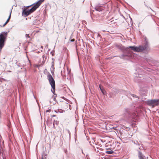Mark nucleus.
<instances>
[{
	"mask_svg": "<svg viewBox=\"0 0 159 159\" xmlns=\"http://www.w3.org/2000/svg\"><path fill=\"white\" fill-rule=\"evenodd\" d=\"M51 53L52 54V56H53L54 55V53H52V52H51Z\"/></svg>",
	"mask_w": 159,
	"mask_h": 159,
	"instance_id": "obj_27",
	"label": "nucleus"
},
{
	"mask_svg": "<svg viewBox=\"0 0 159 159\" xmlns=\"http://www.w3.org/2000/svg\"><path fill=\"white\" fill-rule=\"evenodd\" d=\"M50 111H51V110H47L46 111V112H50Z\"/></svg>",
	"mask_w": 159,
	"mask_h": 159,
	"instance_id": "obj_25",
	"label": "nucleus"
},
{
	"mask_svg": "<svg viewBox=\"0 0 159 159\" xmlns=\"http://www.w3.org/2000/svg\"><path fill=\"white\" fill-rule=\"evenodd\" d=\"M7 32H3L0 34V50L4 46V42L7 37Z\"/></svg>",
	"mask_w": 159,
	"mask_h": 159,
	"instance_id": "obj_4",
	"label": "nucleus"
},
{
	"mask_svg": "<svg viewBox=\"0 0 159 159\" xmlns=\"http://www.w3.org/2000/svg\"><path fill=\"white\" fill-rule=\"evenodd\" d=\"M66 130H67L68 133L69 134V135H70V131L68 129H67Z\"/></svg>",
	"mask_w": 159,
	"mask_h": 159,
	"instance_id": "obj_23",
	"label": "nucleus"
},
{
	"mask_svg": "<svg viewBox=\"0 0 159 159\" xmlns=\"http://www.w3.org/2000/svg\"><path fill=\"white\" fill-rule=\"evenodd\" d=\"M52 99H53V100L55 101V103H53V104H55L56 101V98L55 97H53V96H52Z\"/></svg>",
	"mask_w": 159,
	"mask_h": 159,
	"instance_id": "obj_17",
	"label": "nucleus"
},
{
	"mask_svg": "<svg viewBox=\"0 0 159 159\" xmlns=\"http://www.w3.org/2000/svg\"><path fill=\"white\" fill-rule=\"evenodd\" d=\"M105 3H106V2H105V3H104V4H105Z\"/></svg>",
	"mask_w": 159,
	"mask_h": 159,
	"instance_id": "obj_31",
	"label": "nucleus"
},
{
	"mask_svg": "<svg viewBox=\"0 0 159 159\" xmlns=\"http://www.w3.org/2000/svg\"><path fill=\"white\" fill-rule=\"evenodd\" d=\"M116 127H112V128H111V129H115V130H116Z\"/></svg>",
	"mask_w": 159,
	"mask_h": 159,
	"instance_id": "obj_26",
	"label": "nucleus"
},
{
	"mask_svg": "<svg viewBox=\"0 0 159 159\" xmlns=\"http://www.w3.org/2000/svg\"><path fill=\"white\" fill-rule=\"evenodd\" d=\"M3 159H4V158L3 157Z\"/></svg>",
	"mask_w": 159,
	"mask_h": 159,
	"instance_id": "obj_36",
	"label": "nucleus"
},
{
	"mask_svg": "<svg viewBox=\"0 0 159 159\" xmlns=\"http://www.w3.org/2000/svg\"><path fill=\"white\" fill-rule=\"evenodd\" d=\"M11 11L10 12V15L9 16V17L8 19H7V21H6V22L3 25V26H4L7 24V23L9 22V21L10 19V18H11Z\"/></svg>",
	"mask_w": 159,
	"mask_h": 159,
	"instance_id": "obj_11",
	"label": "nucleus"
},
{
	"mask_svg": "<svg viewBox=\"0 0 159 159\" xmlns=\"http://www.w3.org/2000/svg\"><path fill=\"white\" fill-rule=\"evenodd\" d=\"M50 102H51V100H50Z\"/></svg>",
	"mask_w": 159,
	"mask_h": 159,
	"instance_id": "obj_32",
	"label": "nucleus"
},
{
	"mask_svg": "<svg viewBox=\"0 0 159 159\" xmlns=\"http://www.w3.org/2000/svg\"><path fill=\"white\" fill-rule=\"evenodd\" d=\"M138 157L139 159H145L146 158H148V157H146L142 153V152L139 151H138Z\"/></svg>",
	"mask_w": 159,
	"mask_h": 159,
	"instance_id": "obj_7",
	"label": "nucleus"
},
{
	"mask_svg": "<svg viewBox=\"0 0 159 159\" xmlns=\"http://www.w3.org/2000/svg\"><path fill=\"white\" fill-rule=\"evenodd\" d=\"M130 48L131 50L137 52H141L144 51L145 52H148L150 50L148 43L146 42L144 46L139 45L138 47L130 46L127 48L126 49Z\"/></svg>",
	"mask_w": 159,
	"mask_h": 159,
	"instance_id": "obj_1",
	"label": "nucleus"
},
{
	"mask_svg": "<svg viewBox=\"0 0 159 159\" xmlns=\"http://www.w3.org/2000/svg\"><path fill=\"white\" fill-rule=\"evenodd\" d=\"M138 70L139 71V73L138 74H136V73H135V74H136V76H135V77L134 78V80L136 82H138V80H137V78L138 77L139 78L141 77V74H143V73L142 70L140 69L139 68H138L137 69V71Z\"/></svg>",
	"mask_w": 159,
	"mask_h": 159,
	"instance_id": "obj_6",
	"label": "nucleus"
},
{
	"mask_svg": "<svg viewBox=\"0 0 159 159\" xmlns=\"http://www.w3.org/2000/svg\"><path fill=\"white\" fill-rule=\"evenodd\" d=\"M30 6H31V5L29 6V7H30Z\"/></svg>",
	"mask_w": 159,
	"mask_h": 159,
	"instance_id": "obj_34",
	"label": "nucleus"
},
{
	"mask_svg": "<svg viewBox=\"0 0 159 159\" xmlns=\"http://www.w3.org/2000/svg\"><path fill=\"white\" fill-rule=\"evenodd\" d=\"M1 153V152L0 151V154Z\"/></svg>",
	"mask_w": 159,
	"mask_h": 159,
	"instance_id": "obj_35",
	"label": "nucleus"
},
{
	"mask_svg": "<svg viewBox=\"0 0 159 159\" xmlns=\"http://www.w3.org/2000/svg\"><path fill=\"white\" fill-rule=\"evenodd\" d=\"M53 67H54V62H53H53H52V66L51 67H52V68H53Z\"/></svg>",
	"mask_w": 159,
	"mask_h": 159,
	"instance_id": "obj_24",
	"label": "nucleus"
},
{
	"mask_svg": "<svg viewBox=\"0 0 159 159\" xmlns=\"http://www.w3.org/2000/svg\"><path fill=\"white\" fill-rule=\"evenodd\" d=\"M131 95L133 97H135V98H138V99L139 98L138 97V96H137L136 95H134V94H131Z\"/></svg>",
	"mask_w": 159,
	"mask_h": 159,
	"instance_id": "obj_18",
	"label": "nucleus"
},
{
	"mask_svg": "<svg viewBox=\"0 0 159 159\" xmlns=\"http://www.w3.org/2000/svg\"><path fill=\"white\" fill-rule=\"evenodd\" d=\"M74 41H75L74 39H72V40H71V42H74Z\"/></svg>",
	"mask_w": 159,
	"mask_h": 159,
	"instance_id": "obj_28",
	"label": "nucleus"
},
{
	"mask_svg": "<svg viewBox=\"0 0 159 159\" xmlns=\"http://www.w3.org/2000/svg\"><path fill=\"white\" fill-rule=\"evenodd\" d=\"M113 152V151L112 150L107 151L105 152L106 154H112Z\"/></svg>",
	"mask_w": 159,
	"mask_h": 159,
	"instance_id": "obj_15",
	"label": "nucleus"
},
{
	"mask_svg": "<svg viewBox=\"0 0 159 159\" xmlns=\"http://www.w3.org/2000/svg\"><path fill=\"white\" fill-rule=\"evenodd\" d=\"M44 55H43V58H44Z\"/></svg>",
	"mask_w": 159,
	"mask_h": 159,
	"instance_id": "obj_30",
	"label": "nucleus"
},
{
	"mask_svg": "<svg viewBox=\"0 0 159 159\" xmlns=\"http://www.w3.org/2000/svg\"><path fill=\"white\" fill-rule=\"evenodd\" d=\"M11 11L10 12V15L9 16V17L8 19H7V21H6V22L3 25V26H4L7 24V23L9 22V21L10 19V18H11Z\"/></svg>",
	"mask_w": 159,
	"mask_h": 159,
	"instance_id": "obj_12",
	"label": "nucleus"
},
{
	"mask_svg": "<svg viewBox=\"0 0 159 159\" xmlns=\"http://www.w3.org/2000/svg\"><path fill=\"white\" fill-rule=\"evenodd\" d=\"M139 149H141L140 147L139 148Z\"/></svg>",
	"mask_w": 159,
	"mask_h": 159,
	"instance_id": "obj_29",
	"label": "nucleus"
},
{
	"mask_svg": "<svg viewBox=\"0 0 159 159\" xmlns=\"http://www.w3.org/2000/svg\"><path fill=\"white\" fill-rule=\"evenodd\" d=\"M67 75H68V74H69L70 73V70L68 69V68H67Z\"/></svg>",
	"mask_w": 159,
	"mask_h": 159,
	"instance_id": "obj_22",
	"label": "nucleus"
},
{
	"mask_svg": "<svg viewBox=\"0 0 159 159\" xmlns=\"http://www.w3.org/2000/svg\"><path fill=\"white\" fill-rule=\"evenodd\" d=\"M133 142L136 145H139L140 146V145H142V144L141 143L140 141L138 142L137 140H134Z\"/></svg>",
	"mask_w": 159,
	"mask_h": 159,
	"instance_id": "obj_13",
	"label": "nucleus"
},
{
	"mask_svg": "<svg viewBox=\"0 0 159 159\" xmlns=\"http://www.w3.org/2000/svg\"><path fill=\"white\" fill-rule=\"evenodd\" d=\"M25 37L27 39L30 38V36H29V34H26L25 35Z\"/></svg>",
	"mask_w": 159,
	"mask_h": 159,
	"instance_id": "obj_20",
	"label": "nucleus"
},
{
	"mask_svg": "<svg viewBox=\"0 0 159 159\" xmlns=\"http://www.w3.org/2000/svg\"><path fill=\"white\" fill-rule=\"evenodd\" d=\"M147 104L149 106H152V107H154L159 104V100H149L147 101Z\"/></svg>",
	"mask_w": 159,
	"mask_h": 159,
	"instance_id": "obj_5",
	"label": "nucleus"
},
{
	"mask_svg": "<svg viewBox=\"0 0 159 159\" xmlns=\"http://www.w3.org/2000/svg\"><path fill=\"white\" fill-rule=\"evenodd\" d=\"M125 112L128 114H129L130 113V110L128 109H126L125 110Z\"/></svg>",
	"mask_w": 159,
	"mask_h": 159,
	"instance_id": "obj_16",
	"label": "nucleus"
},
{
	"mask_svg": "<svg viewBox=\"0 0 159 159\" xmlns=\"http://www.w3.org/2000/svg\"><path fill=\"white\" fill-rule=\"evenodd\" d=\"M147 61L148 62H149L151 61V59H147Z\"/></svg>",
	"mask_w": 159,
	"mask_h": 159,
	"instance_id": "obj_21",
	"label": "nucleus"
},
{
	"mask_svg": "<svg viewBox=\"0 0 159 159\" xmlns=\"http://www.w3.org/2000/svg\"><path fill=\"white\" fill-rule=\"evenodd\" d=\"M116 47L122 50L123 49V48L121 45L117 44L116 45Z\"/></svg>",
	"mask_w": 159,
	"mask_h": 159,
	"instance_id": "obj_14",
	"label": "nucleus"
},
{
	"mask_svg": "<svg viewBox=\"0 0 159 159\" xmlns=\"http://www.w3.org/2000/svg\"><path fill=\"white\" fill-rule=\"evenodd\" d=\"M127 56V55H124V54H123V55H121L120 56V57L121 58H123H123H125V56Z\"/></svg>",
	"mask_w": 159,
	"mask_h": 159,
	"instance_id": "obj_19",
	"label": "nucleus"
},
{
	"mask_svg": "<svg viewBox=\"0 0 159 159\" xmlns=\"http://www.w3.org/2000/svg\"><path fill=\"white\" fill-rule=\"evenodd\" d=\"M99 88L100 89L103 95H105L106 94V92L105 90L104 89L103 87H102L101 85H99Z\"/></svg>",
	"mask_w": 159,
	"mask_h": 159,
	"instance_id": "obj_9",
	"label": "nucleus"
},
{
	"mask_svg": "<svg viewBox=\"0 0 159 159\" xmlns=\"http://www.w3.org/2000/svg\"><path fill=\"white\" fill-rule=\"evenodd\" d=\"M65 71V70L63 68V70H62L61 72V75L63 77H66V76Z\"/></svg>",
	"mask_w": 159,
	"mask_h": 159,
	"instance_id": "obj_10",
	"label": "nucleus"
},
{
	"mask_svg": "<svg viewBox=\"0 0 159 159\" xmlns=\"http://www.w3.org/2000/svg\"><path fill=\"white\" fill-rule=\"evenodd\" d=\"M104 7L100 5H98L95 7V9L96 10L98 11H102L104 10Z\"/></svg>",
	"mask_w": 159,
	"mask_h": 159,
	"instance_id": "obj_8",
	"label": "nucleus"
},
{
	"mask_svg": "<svg viewBox=\"0 0 159 159\" xmlns=\"http://www.w3.org/2000/svg\"><path fill=\"white\" fill-rule=\"evenodd\" d=\"M44 0H39L32 7L31 9L29 10L24 9L23 10L22 14L24 15L25 16H27L30 14L34 11L40 5L41 3Z\"/></svg>",
	"mask_w": 159,
	"mask_h": 159,
	"instance_id": "obj_2",
	"label": "nucleus"
},
{
	"mask_svg": "<svg viewBox=\"0 0 159 159\" xmlns=\"http://www.w3.org/2000/svg\"><path fill=\"white\" fill-rule=\"evenodd\" d=\"M30 6H31V5L29 6V7H30Z\"/></svg>",
	"mask_w": 159,
	"mask_h": 159,
	"instance_id": "obj_33",
	"label": "nucleus"
},
{
	"mask_svg": "<svg viewBox=\"0 0 159 159\" xmlns=\"http://www.w3.org/2000/svg\"><path fill=\"white\" fill-rule=\"evenodd\" d=\"M48 79V80L50 84L52 89L51 90L52 92L54 94V93L55 90V82L53 78L50 74H49L47 75Z\"/></svg>",
	"mask_w": 159,
	"mask_h": 159,
	"instance_id": "obj_3",
	"label": "nucleus"
}]
</instances>
